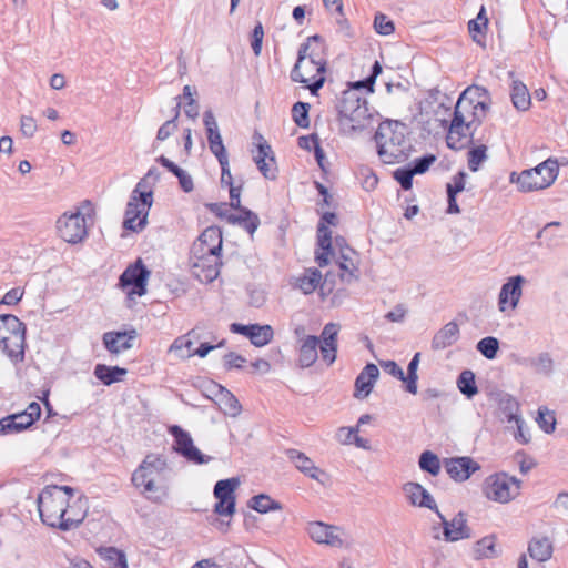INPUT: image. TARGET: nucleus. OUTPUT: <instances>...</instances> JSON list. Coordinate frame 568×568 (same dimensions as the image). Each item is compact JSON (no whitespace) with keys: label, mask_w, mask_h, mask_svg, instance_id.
Masks as SVG:
<instances>
[{"label":"nucleus","mask_w":568,"mask_h":568,"mask_svg":"<svg viewBox=\"0 0 568 568\" xmlns=\"http://www.w3.org/2000/svg\"><path fill=\"white\" fill-rule=\"evenodd\" d=\"M171 469L166 458L160 455H146L144 457V479L150 477L170 478Z\"/></svg>","instance_id":"a878e982"},{"label":"nucleus","mask_w":568,"mask_h":568,"mask_svg":"<svg viewBox=\"0 0 568 568\" xmlns=\"http://www.w3.org/2000/svg\"><path fill=\"white\" fill-rule=\"evenodd\" d=\"M560 226V222L554 221L547 223L540 231H538L537 239H546L548 246H555L558 244V240L550 233L552 227Z\"/></svg>","instance_id":"e2e57ef3"},{"label":"nucleus","mask_w":568,"mask_h":568,"mask_svg":"<svg viewBox=\"0 0 568 568\" xmlns=\"http://www.w3.org/2000/svg\"><path fill=\"white\" fill-rule=\"evenodd\" d=\"M501 412L508 423H514L516 419L521 418L519 415V404L510 395H506L500 400Z\"/></svg>","instance_id":"de8ad7c7"},{"label":"nucleus","mask_w":568,"mask_h":568,"mask_svg":"<svg viewBox=\"0 0 568 568\" xmlns=\"http://www.w3.org/2000/svg\"><path fill=\"white\" fill-rule=\"evenodd\" d=\"M237 211V215L231 214L229 215L227 220L231 223L239 224L251 235H253L260 225V217L257 214L246 207H240Z\"/></svg>","instance_id":"72a5a7b5"},{"label":"nucleus","mask_w":568,"mask_h":568,"mask_svg":"<svg viewBox=\"0 0 568 568\" xmlns=\"http://www.w3.org/2000/svg\"><path fill=\"white\" fill-rule=\"evenodd\" d=\"M221 265V253L207 251L192 253L191 273L201 283L213 282L220 274Z\"/></svg>","instance_id":"f8f14e48"},{"label":"nucleus","mask_w":568,"mask_h":568,"mask_svg":"<svg viewBox=\"0 0 568 568\" xmlns=\"http://www.w3.org/2000/svg\"><path fill=\"white\" fill-rule=\"evenodd\" d=\"M379 371L373 363L367 364L355 379L354 396L358 399L367 397L378 378Z\"/></svg>","instance_id":"412c9836"},{"label":"nucleus","mask_w":568,"mask_h":568,"mask_svg":"<svg viewBox=\"0 0 568 568\" xmlns=\"http://www.w3.org/2000/svg\"><path fill=\"white\" fill-rule=\"evenodd\" d=\"M436 515L442 520L443 535L446 541L454 542L471 537V530L467 526L464 513L459 511L452 520H447L439 509L436 511Z\"/></svg>","instance_id":"dca6fc26"},{"label":"nucleus","mask_w":568,"mask_h":568,"mask_svg":"<svg viewBox=\"0 0 568 568\" xmlns=\"http://www.w3.org/2000/svg\"><path fill=\"white\" fill-rule=\"evenodd\" d=\"M403 490L413 506L428 508L435 513L438 510L433 496L420 484L406 483Z\"/></svg>","instance_id":"aec40b11"},{"label":"nucleus","mask_w":568,"mask_h":568,"mask_svg":"<svg viewBox=\"0 0 568 568\" xmlns=\"http://www.w3.org/2000/svg\"><path fill=\"white\" fill-rule=\"evenodd\" d=\"M306 531L314 542L334 548H342L347 537L343 528L323 521L308 523Z\"/></svg>","instance_id":"ddd939ff"},{"label":"nucleus","mask_w":568,"mask_h":568,"mask_svg":"<svg viewBox=\"0 0 568 568\" xmlns=\"http://www.w3.org/2000/svg\"><path fill=\"white\" fill-rule=\"evenodd\" d=\"M222 231L219 226L206 227L194 243L192 253L197 254L199 252H216L222 251Z\"/></svg>","instance_id":"6ab92c4d"},{"label":"nucleus","mask_w":568,"mask_h":568,"mask_svg":"<svg viewBox=\"0 0 568 568\" xmlns=\"http://www.w3.org/2000/svg\"><path fill=\"white\" fill-rule=\"evenodd\" d=\"M419 467L422 470L429 473L433 476L438 475L440 471L439 458L430 450H425L419 456Z\"/></svg>","instance_id":"49530a36"},{"label":"nucleus","mask_w":568,"mask_h":568,"mask_svg":"<svg viewBox=\"0 0 568 568\" xmlns=\"http://www.w3.org/2000/svg\"><path fill=\"white\" fill-rule=\"evenodd\" d=\"M457 387L467 398H473L478 393L475 374L469 369L463 371L457 378Z\"/></svg>","instance_id":"a19ab883"},{"label":"nucleus","mask_w":568,"mask_h":568,"mask_svg":"<svg viewBox=\"0 0 568 568\" xmlns=\"http://www.w3.org/2000/svg\"><path fill=\"white\" fill-rule=\"evenodd\" d=\"M521 481L505 473L495 474L486 478L484 485L485 496L497 503H508L519 495Z\"/></svg>","instance_id":"0eeeda50"},{"label":"nucleus","mask_w":568,"mask_h":568,"mask_svg":"<svg viewBox=\"0 0 568 568\" xmlns=\"http://www.w3.org/2000/svg\"><path fill=\"white\" fill-rule=\"evenodd\" d=\"M273 336L274 331L271 325L255 324V327L250 336V341L254 346L263 347L273 339Z\"/></svg>","instance_id":"c03bdc74"},{"label":"nucleus","mask_w":568,"mask_h":568,"mask_svg":"<svg viewBox=\"0 0 568 568\" xmlns=\"http://www.w3.org/2000/svg\"><path fill=\"white\" fill-rule=\"evenodd\" d=\"M436 158L434 155H425L416 159L414 162L407 163L402 168H398L393 178H414L416 174H424Z\"/></svg>","instance_id":"c756f323"},{"label":"nucleus","mask_w":568,"mask_h":568,"mask_svg":"<svg viewBox=\"0 0 568 568\" xmlns=\"http://www.w3.org/2000/svg\"><path fill=\"white\" fill-rule=\"evenodd\" d=\"M95 214L97 209L93 203L82 202L57 220V235L69 244L82 243L88 236V222L93 220Z\"/></svg>","instance_id":"423d86ee"},{"label":"nucleus","mask_w":568,"mask_h":568,"mask_svg":"<svg viewBox=\"0 0 568 568\" xmlns=\"http://www.w3.org/2000/svg\"><path fill=\"white\" fill-rule=\"evenodd\" d=\"M310 104L305 102H296L292 108V116L297 126L306 129L310 125L308 120Z\"/></svg>","instance_id":"8fccbe9b"},{"label":"nucleus","mask_w":568,"mask_h":568,"mask_svg":"<svg viewBox=\"0 0 568 568\" xmlns=\"http://www.w3.org/2000/svg\"><path fill=\"white\" fill-rule=\"evenodd\" d=\"M24 327L13 315L0 316V347L10 355H18L22 351Z\"/></svg>","instance_id":"9d476101"},{"label":"nucleus","mask_w":568,"mask_h":568,"mask_svg":"<svg viewBox=\"0 0 568 568\" xmlns=\"http://www.w3.org/2000/svg\"><path fill=\"white\" fill-rule=\"evenodd\" d=\"M374 28L377 33L383 36H388L394 32L395 27L392 20H389L385 14L377 13L374 19Z\"/></svg>","instance_id":"4d7b16f0"},{"label":"nucleus","mask_w":568,"mask_h":568,"mask_svg":"<svg viewBox=\"0 0 568 568\" xmlns=\"http://www.w3.org/2000/svg\"><path fill=\"white\" fill-rule=\"evenodd\" d=\"M320 338L315 335H307L301 339L298 349V365L303 368L311 367L318 357Z\"/></svg>","instance_id":"393cba45"},{"label":"nucleus","mask_w":568,"mask_h":568,"mask_svg":"<svg viewBox=\"0 0 568 568\" xmlns=\"http://www.w3.org/2000/svg\"><path fill=\"white\" fill-rule=\"evenodd\" d=\"M322 280V274L317 268H308L305 273L295 280V287L304 294L313 293Z\"/></svg>","instance_id":"e433bc0d"},{"label":"nucleus","mask_w":568,"mask_h":568,"mask_svg":"<svg viewBox=\"0 0 568 568\" xmlns=\"http://www.w3.org/2000/svg\"><path fill=\"white\" fill-rule=\"evenodd\" d=\"M375 141L379 159L387 164L406 160L412 151L407 126L399 121L382 122L376 130Z\"/></svg>","instance_id":"20e7f679"},{"label":"nucleus","mask_w":568,"mask_h":568,"mask_svg":"<svg viewBox=\"0 0 568 568\" xmlns=\"http://www.w3.org/2000/svg\"><path fill=\"white\" fill-rule=\"evenodd\" d=\"M338 217L334 212H325L317 225V245L321 250H329L332 244V232L328 225L335 226Z\"/></svg>","instance_id":"bb28decb"},{"label":"nucleus","mask_w":568,"mask_h":568,"mask_svg":"<svg viewBox=\"0 0 568 568\" xmlns=\"http://www.w3.org/2000/svg\"><path fill=\"white\" fill-rule=\"evenodd\" d=\"M139 333L132 331H111L104 334L105 347L114 354H122L131 349L138 343Z\"/></svg>","instance_id":"f3484780"},{"label":"nucleus","mask_w":568,"mask_h":568,"mask_svg":"<svg viewBox=\"0 0 568 568\" xmlns=\"http://www.w3.org/2000/svg\"><path fill=\"white\" fill-rule=\"evenodd\" d=\"M510 183H515L517 190L520 192H531L537 190H544L552 185L555 180H542L541 183L530 182L529 180H509Z\"/></svg>","instance_id":"603ef678"},{"label":"nucleus","mask_w":568,"mask_h":568,"mask_svg":"<svg viewBox=\"0 0 568 568\" xmlns=\"http://www.w3.org/2000/svg\"><path fill=\"white\" fill-rule=\"evenodd\" d=\"M489 109L488 91L480 87L467 88L458 98L446 136L454 150L465 148L481 124Z\"/></svg>","instance_id":"f257e3e1"},{"label":"nucleus","mask_w":568,"mask_h":568,"mask_svg":"<svg viewBox=\"0 0 568 568\" xmlns=\"http://www.w3.org/2000/svg\"><path fill=\"white\" fill-rule=\"evenodd\" d=\"M318 348L323 361L326 362L328 365H332L336 359L337 343L320 342Z\"/></svg>","instance_id":"bf43d9fd"},{"label":"nucleus","mask_w":568,"mask_h":568,"mask_svg":"<svg viewBox=\"0 0 568 568\" xmlns=\"http://www.w3.org/2000/svg\"><path fill=\"white\" fill-rule=\"evenodd\" d=\"M552 551V542L548 537L532 538L528 546L530 557L539 562L549 560Z\"/></svg>","instance_id":"473e14b6"},{"label":"nucleus","mask_w":568,"mask_h":568,"mask_svg":"<svg viewBox=\"0 0 568 568\" xmlns=\"http://www.w3.org/2000/svg\"><path fill=\"white\" fill-rule=\"evenodd\" d=\"M224 362L227 369H233L241 368L243 364L246 362V359L239 354L230 352L224 356Z\"/></svg>","instance_id":"774afa93"},{"label":"nucleus","mask_w":568,"mask_h":568,"mask_svg":"<svg viewBox=\"0 0 568 568\" xmlns=\"http://www.w3.org/2000/svg\"><path fill=\"white\" fill-rule=\"evenodd\" d=\"M255 163L260 172L266 178L268 173H273L275 169V156L270 144L261 141L257 145V152L254 156Z\"/></svg>","instance_id":"c85d7f7f"},{"label":"nucleus","mask_w":568,"mask_h":568,"mask_svg":"<svg viewBox=\"0 0 568 568\" xmlns=\"http://www.w3.org/2000/svg\"><path fill=\"white\" fill-rule=\"evenodd\" d=\"M323 39L315 34L301 44L296 63L291 72L293 82L303 83L313 95H317L325 83L326 60Z\"/></svg>","instance_id":"7ed1b4c3"},{"label":"nucleus","mask_w":568,"mask_h":568,"mask_svg":"<svg viewBox=\"0 0 568 568\" xmlns=\"http://www.w3.org/2000/svg\"><path fill=\"white\" fill-rule=\"evenodd\" d=\"M126 375L128 371L118 366L99 364L94 368V376L106 386L124 381Z\"/></svg>","instance_id":"2f4dec72"},{"label":"nucleus","mask_w":568,"mask_h":568,"mask_svg":"<svg viewBox=\"0 0 568 568\" xmlns=\"http://www.w3.org/2000/svg\"><path fill=\"white\" fill-rule=\"evenodd\" d=\"M120 288L124 303L132 308L139 304L142 296V262L138 258L130 264L120 277Z\"/></svg>","instance_id":"9b49d317"},{"label":"nucleus","mask_w":568,"mask_h":568,"mask_svg":"<svg viewBox=\"0 0 568 568\" xmlns=\"http://www.w3.org/2000/svg\"><path fill=\"white\" fill-rule=\"evenodd\" d=\"M38 510L43 523L63 529L80 523L85 515L82 499L71 489L60 486H48L41 490Z\"/></svg>","instance_id":"f03ea898"},{"label":"nucleus","mask_w":568,"mask_h":568,"mask_svg":"<svg viewBox=\"0 0 568 568\" xmlns=\"http://www.w3.org/2000/svg\"><path fill=\"white\" fill-rule=\"evenodd\" d=\"M526 278L523 275L510 276L506 283L501 285L498 295V308L500 312L516 310L523 295V284Z\"/></svg>","instance_id":"2eb2a0df"},{"label":"nucleus","mask_w":568,"mask_h":568,"mask_svg":"<svg viewBox=\"0 0 568 568\" xmlns=\"http://www.w3.org/2000/svg\"><path fill=\"white\" fill-rule=\"evenodd\" d=\"M169 434L174 438L173 450L182 456L186 462L194 465L210 463L213 457L203 454L195 445L189 432L179 425H171L168 428Z\"/></svg>","instance_id":"1a4fd4ad"},{"label":"nucleus","mask_w":568,"mask_h":568,"mask_svg":"<svg viewBox=\"0 0 568 568\" xmlns=\"http://www.w3.org/2000/svg\"><path fill=\"white\" fill-rule=\"evenodd\" d=\"M285 454L301 473L312 479L320 481V475H323L324 473L315 466L310 457L294 448L287 449Z\"/></svg>","instance_id":"5701e85b"},{"label":"nucleus","mask_w":568,"mask_h":568,"mask_svg":"<svg viewBox=\"0 0 568 568\" xmlns=\"http://www.w3.org/2000/svg\"><path fill=\"white\" fill-rule=\"evenodd\" d=\"M101 565L104 568H124L125 562L120 551L114 548H104L98 551Z\"/></svg>","instance_id":"37998d69"},{"label":"nucleus","mask_w":568,"mask_h":568,"mask_svg":"<svg viewBox=\"0 0 568 568\" xmlns=\"http://www.w3.org/2000/svg\"><path fill=\"white\" fill-rule=\"evenodd\" d=\"M486 151L487 148L485 145H479L468 152V168L471 172H476L479 165L487 159Z\"/></svg>","instance_id":"864d4df0"},{"label":"nucleus","mask_w":568,"mask_h":568,"mask_svg":"<svg viewBox=\"0 0 568 568\" xmlns=\"http://www.w3.org/2000/svg\"><path fill=\"white\" fill-rule=\"evenodd\" d=\"M446 189H447V201H448L447 213L448 214H457L460 212V210L457 204L456 196L459 192L464 191L465 180H455L454 184L448 183Z\"/></svg>","instance_id":"a18cd8bd"},{"label":"nucleus","mask_w":568,"mask_h":568,"mask_svg":"<svg viewBox=\"0 0 568 568\" xmlns=\"http://www.w3.org/2000/svg\"><path fill=\"white\" fill-rule=\"evenodd\" d=\"M531 366L537 373L550 375L554 371V361L549 353H540L531 359Z\"/></svg>","instance_id":"3c124183"},{"label":"nucleus","mask_w":568,"mask_h":568,"mask_svg":"<svg viewBox=\"0 0 568 568\" xmlns=\"http://www.w3.org/2000/svg\"><path fill=\"white\" fill-rule=\"evenodd\" d=\"M337 263L343 272L341 274L342 281L351 283L353 280L358 278L357 253L352 247L348 245L342 246Z\"/></svg>","instance_id":"4be33fe9"},{"label":"nucleus","mask_w":568,"mask_h":568,"mask_svg":"<svg viewBox=\"0 0 568 568\" xmlns=\"http://www.w3.org/2000/svg\"><path fill=\"white\" fill-rule=\"evenodd\" d=\"M459 326L455 321L448 322L444 325L432 339V349L442 351L457 342L459 338Z\"/></svg>","instance_id":"b1692460"},{"label":"nucleus","mask_w":568,"mask_h":568,"mask_svg":"<svg viewBox=\"0 0 568 568\" xmlns=\"http://www.w3.org/2000/svg\"><path fill=\"white\" fill-rule=\"evenodd\" d=\"M544 172L547 173L548 178H557L559 174L558 161L551 158L547 159L532 169L524 170L519 175L516 172H511L509 178H530L532 174L541 175Z\"/></svg>","instance_id":"f704fd0d"},{"label":"nucleus","mask_w":568,"mask_h":568,"mask_svg":"<svg viewBox=\"0 0 568 568\" xmlns=\"http://www.w3.org/2000/svg\"><path fill=\"white\" fill-rule=\"evenodd\" d=\"M474 551L476 558H496L499 551L496 547V537L494 535L485 536L475 544Z\"/></svg>","instance_id":"58836bf2"},{"label":"nucleus","mask_w":568,"mask_h":568,"mask_svg":"<svg viewBox=\"0 0 568 568\" xmlns=\"http://www.w3.org/2000/svg\"><path fill=\"white\" fill-rule=\"evenodd\" d=\"M142 230V191L136 187L125 200L122 210L121 237L131 240Z\"/></svg>","instance_id":"6e6552de"},{"label":"nucleus","mask_w":568,"mask_h":568,"mask_svg":"<svg viewBox=\"0 0 568 568\" xmlns=\"http://www.w3.org/2000/svg\"><path fill=\"white\" fill-rule=\"evenodd\" d=\"M420 353H416L407 366V374H404V383L406 392L415 395L417 394V369L419 365Z\"/></svg>","instance_id":"79ce46f5"},{"label":"nucleus","mask_w":568,"mask_h":568,"mask_svg":"<svg viewBox=\"0 0 568 568\" xmlns=\"http://www.w3.org/2000/svg\"><path fill=\"white\" fill-rule=\"evenodd\" d=\"M222 183H225V187L229 189L230 192V206L236 210H240L241 206V185H235L234 180H221Z\"/></svg>","instance_id":"13d9d810"},{"label":"nucleus","mask_w":568,"mask_h":568,"mask_svg":"<svg viewBox=\"0 0 568 568\" xmlns=\"http://www.w3.org/2000/svg\"><path fill=\"white\" fill-rule=\"evenodd\" d=\"M264 38V30L261 22H258L252 32L251 47L255 55H260L262 51V43Z\"/></svg>","instance_id":"680f3d73"},{"label":"nucleus","mask_w":568,"mask_h":568,"mask_svg":"<svg viewBox=\"0 0 568 568\" xmlns=\"http://www.w3.org/2000/svg\"><path fill=\"white\" fill-rule=\"evenodd\" d=\"M239 478L232 477L219 480L213 489L214 497L217 503L214 511L220 516H232L235 513V495L234 491L239 487Z\"/></svg>","instance_id":"4468645a"},{"label":"nucleus","mask_w":568,"mask_h":568,"mask_svg":"<svg viewBox=\"0 0 568 568\" xmlns=\"http://www.w3.org/2000/svg\"><path fill=\"white\" fill-rule=\"evenodd\" d=\"M476 348L487 359H494L499 349V341L494 336H487L477 343Z\"/></svg>","instance_id":"09e8293b"},{"label":"nucleus","mask_w":568,"mask_h":568,"mask_svg":"<svg viewBox=\"0 0 568 568\" xmlns=\"http://www.w3.org/2000/svg\"><path fill=\"white\" fill-rule=\"evenodd\" d=\"M220 410L227 416L236 417L242 410L237 398L229 390H220V396L214 400Z\"/></svg>","instance_id":"c9c22d12"},{"label":"nucleus","mask_w":568,"mask_h":568,"mask_svg":"<svg viewBox=\"0 0 568 568\" xmlns=\"http://www.w3.org/2000/svg\"><path fill=\"white\" fill-rule=\"evenodd\" d=\"M41 414V409L39 404L31 403L24 412L10 415L11 423L16 433L21 432L28 427H30Z\"/></svg>","instance_id":"7c9ffc66"},{"label":"nucleus","mask_w":568,"mask_h":568,"mask_svg":"<svg viewBox=\"0 0 568 568\" xmlns=\"http://www.w3.org/2000/svg\"><path fill=\"white\" fill-rule=\"evenodd\" d=\"M407 308L404 304H397L392 311H389L385 318L393 323H400L405 320Z\"/></svg>","instance_id":"338daca9"},{"label":"nucleus","mask_w":568,"mask_h":568,"mask_svg":"<svg viewBox=\"0 0 568 568\" xmlns=\"http://www.w3.org/2000/svg\"><path fill=\"white\" fill-rule=\"evenodd\" d=\"M536 422L546 434H551L556 429L555 415L552 412H549L547 409L542 410L541 408H539Z\"/></svg>","instance_id":"5fc2aeb1"},{"label":"nucleus","mask_w":568,"mask_h":568,"mask_svg":"<svg viewBox=\"0 0 568 568\" xmlns=\"http://www.w3.org/2000/svg\"><path fill=\"white\" fill-rule=\"evenodd\" d=\"M38 131L37 120L31 115H21L20 116V132L22 136L27 139H31Z\"/></svg>","instance_id":"6e6d98bb"},{"label":"nucleus","mask_w":568,"mask_h":568,"mask_svg":"<svg viewBox=\"0 0 568 568\" xmlns=\"http://www.w3.org/2000/svg\"><path fill=\"white\" fill-rule=\"evenodd\" d=\"M338 325L335 323H328L324 326L320 341L321 343H337Z\"/></svg>","instance_id":"0e129e2a"},{"label":"nucleus","mask_w":568,"mask_h":568,"mask_svg":"<svg viewBox=\"0 0 568 568\" xmlns=\"http://www.w3.org/2000/svg\"><path fill=\"white\" fill-rule=\"evenodd\" d=\"M207 141L210 149L214 153V155L223 154L226 151L219 130L207 132Z\"/></svg>","instance_id":"052dcab7"},{"label":"nucleus","mask_w":568,"mask_h":568,"mask_svg":"<svg viewBox=\"0 0 568 568\" xmlns=\"http://www.w3.org/2000/svg\"><path fill=\"white\" fill-rule=\"evenodd\" d=\"M144 491L150 494L146 498L153 503H163L169 495V478L150 477L144 479Z\"/></svg>","instance_id":"cd10ccee"},{"label":"nucleus","mask_w":568,"mask_h":568,"mask_svg":"<svg viewBox=\"0 0 568 568\" xmlns=\"http://www.w3.org/2000/svg\"><path fill=\"white\" fill-rule=\"evenodd\" d=\"M359 88H363V83L356 82L353 88L343 91L336 104L339 128L347 135L363 131L371 122L368 104L361 97Z\"/></svg>","instance_id":"39448f33"},{"label":"nucleus","mask_w":568,"mask_h":568,"mask_svg":"<svg viewBox=\"0 0 568 568\" xmlns=\"http://www.w3.org/2000/svg\"><path fill=\"white\" fill-rule=\"evenodd\" d=\"M444 467L452 479L455 481L467 480L480 466L470 457H454L445 459Z\"/></svg>","instance_id":"a211bd4d"},{"label":"nucleus","mask_w":568,"mask_h":568,"mask_svg":"<svg viewBox=\"0 0 568 568\" xmlns=\"http://www.w3.org/2000/svg\"><path fill=\"white\" fill-rule=\"evenodd\" d=\"M356 433H358L357 427H339L336 437L342 444L349 445L353 444V438Z\"/></svg>","instance_id":"69168bd1"},{"label":"nucleus","mask_w":568,"mask_h":568,"mask_svg":"<svg viewBox=\"0 0 568 568\" xmlns=\"http://www.w3.org/2000/svg\"><path fill=\"white\" fill-rule=\"evenodd\" d=\"M248 507L261 514L282 509V505L278 501L265 494L253 496L248 500Z\"/></svg>","instance_id":"ea45409f"},{"label":"nucleus","mask_w":568,"mask_h":568,"mask_svg":"<svg viewBox=\"0 0 568 568\" xmlns=\"http://www.w3.org/2000/svg\"><path fill=\"white\" fill-rule=\"evenodd\" d=\"M513 105L519 111H526L531 103V97L523 82L514 81L510 93Z\"/></svg>","instance_id":"4c0bfd02"}]
</instances>
